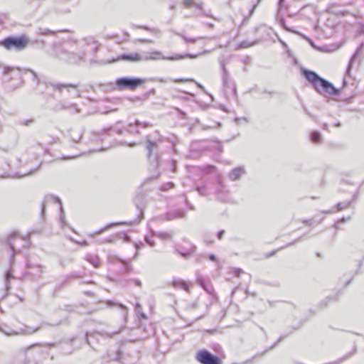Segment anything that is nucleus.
<instances>
[{
	"mask_svg": "<svg viewBox=\"0 0 364 364\" xmlns=\"http://www.w3.org/2000/svg\"><path fill=\"white\" fill-rule=\"evenodd\" d=\"M247 17L244 18L242 23H245V21H247Z\"/></svg>",
	"mask_w": 364,
	"mask_h": 364,
	"instance_id": "nucleus-32",
	"label": "nucleus"
},
{
	"mask_svg": "<svg viewBox=\"0 0 364 364\" xmlns=\"http://www.w3.org/2000/svg\"><path fill=\"white\" fill-rule=\"evenodd\" d=\"M195 6H196V8H200V5L198 4H196Z\"/></svg>",
	"mask_w": 364,
	"mask_h": 364,
	"instance_id": "nucleus-31",
	"label": "nucleus"
},
{
	"mask_svg": "<svg viewBox=\"0 0 364 364\" xmlns=\"http://www.w3.org/2000/svg\"><path fill=\"white\" fill-rule=\"evenodd\" d=\"M284 0H279V4H281Z\"/></svg>",
	"mask_w": 364,
	"mask_h": 364,
	"instance_id": "nucleus-33",
	"label": "nucleus"
},
{
	"mask_svg": "<svg viewBox=\"0 0 364 364\" xmlns=\"http://www.w3.org/2000/svg\"><path fill=\"white\" fill-rule=\"evenodd\" d=\"M124 223H122V222H117V223H109L108 225H107L104 228L101 229L100 231H98L97 232V234H100L102 233L104 230H107L109 228H111L112 227H114V226H117V225H124Z\"/></svg>",
	"mask_w": 364,
	"mask_h": 364,
	"instance_id": "nucleus-13",
	"label": "nucleus"
},
{
	"mask_svg": "<svg viewBox=\"0 0 364 364\" xmlns=\"http://www.w3.org/2000/svg\"><path fill=\"white\" fill-rule=\"evenodd\" d=\"M282 44H283L284 46H287V45H286V43H284V42H282Z\"/></svg>",
	"mask_w": 364,
	"mask_h": 364,
	"instance_id": "nucleus-37",
	"label": "nucleus"
},
{
	"mask_svg": "<svg viewBox=\"0 0 364 364\" xmlns=\"http://www.w3.org/2000/svg\"><path fill=\"white\" fill-rule=\"evenodd\" d=\"M210 53V50H204L201 53Z\"/></svg>",
	"mask_w": 364,
	"mask_h": 364,
	"instance_id": "nucleus-30",
	"label": "nucleus"
},
{
	"mask_svg": "<svg viewBox=\"0 0 364 364\" xmlns=\"http://www.w3.org/2000/svg\"><path fill=\"white\" fill-rule=\"evenodd\" d=\"M29 39L26 35L10 36L0 41V45L8 50L21 51L28 45Z\"/></svg>",
	"mask_w": 364,
	"mask_h": 364,
	"instance_id": "nucleus-3",
	"label": "nucleus"
},
{
	"mask_svg": "<svg viewBox=\"0 0 364 364\" xmlns=\"http://www.w3.org/2000/svg\"><path fill=\"white\" fill-rule=\"evenodd\" d=\"M304 38L306 39L311 44L314 43L313 41L310 38L304 37Z\"/></svg>",
	"mask_w": 364,
	"mask_h": 364,
	"instance_id": "nucleus-28",
	"label": "nucleus"
},
{
	"mask_svg": "<svg viewBox=\"0 0 364 364\" xmlns=\"http://www.w3.org/2000/svg\"><path fill=\"white\" fill-rule=\"evenodd\" d=\"M169 8L170 9H176V5L175 4H171L169 6Z\"/></svg>",
	"mask_w": 364,
	"mask_h": 364,
	"instance_id": "nucleus-29",
	"label": "nucleus"
},
{
	"mask_svg": "<svg viewBox=\"0 0 364 364\" xmlns=\"http://www.w3.org/2000/svg\"><path fill=\"white\" fill-rule=\"evenodd\" d=\"M156 146V144L154 142H149L148 145V149L151 151V149Z\"/></svg>",
	"mask_w": 364,
	"mask_h": 364,
	"instance_id": "nucleus-25",
	"label": "nucleus"
},
{
	"mask_svg": "<svg viewBox=\"0 0 364 364\" xmlns=\"http://www.w3.org/2000/svg\"><path fill=\"white\" fill-rule=\"evenodd\" d=\"M279 23L281 25V26L285 29L286 31H291L293 32V31L291 29H290L285 23V19L283 16L282 17H279L278 19H277Z\"/></svg>",
	"mask_w": 364,
	"mask_h": 364,
	"instance_id": "nucleus-16",
	"label": "nucleus"
},
{
	"mask_svg": "<svg viewBox=\"0 0 364 364\" xmlns=\"http://www.w3.org/2000/svg\"><path fill=\"white\" fill-rule=\"evenodd\" d=\"M119 58L122 60L135 62L140 61L143 60L141 55L137 53H124L122 54Z\"/></svg>",
	"mask_w": 364,
	"mask_h": 364,
	"instance_id": "nucleus-9",
	"label": "nucleus"
},
{
	"mask_svg": "<svg viewBox=\"0 0 364 364\" xmlns=\"http://www.w3.org/2000/svg\"><path fill=\"white\" fill-rule=\"evenodd\" d=\"M173 285L175 288L181 289L187 292H190L189 284L183 280L174 281Z\"/></svg>",
	"mask_w": 364,
	"mask_h": 364,
	"instance_id": "nucleus-10",
	"label": "nucleus"
},
{
	"mask_svg": "<svg viewBox=\"0 0 364 364\" xmlns=\"http://www.w3.org/2000/svg\"><path fill=\"white\" fill-rule=\"evenodd\" d=\"M139 28H142V29L146 30V31L154 32L155 33H158L159 31L158 29L151 28H150V27H149L147 26H139Z\"/></svg>",
	"mask_w": 364,
	"mask_h": 364,
	"instance_id": "nucleus-20",
	"label": "nucleus"
},
{
	"mask_svg": "<svg viewBox=\"0 0 364 364\" xmlns=\"http://www.w3.org/2000/svg\"><path fill=\"white\" fill-rule=\"evenodd\" d=\"M255 44V42H250L248 41H242L239 44L237 45V48H249Z\"/></svg>",
	"mask_w": 364,
	"mask_h": 364,
	"instance_id": "nucleus-12",
	"label": "nucleus"
},
{
	"mask_svg": "<svg viewBox=\"0 0 364 364\" xmlns=\"http://www.w3.org/2000/svg\"><path fill=\"white\" fill-rule=\"evenodd\" d=\"M26 73H29L31 75L32 80L33 81H35L37 84H40L41 83L40 79H39L37 73L34 70H31V69H27L26 70Z\"/></svg>",
	"mask_w": 364,
	"mask_h": 364,
	"instance_id": "nucleus-15",
	"label": "nucleus"
},
{
	"mask_svg": "<svg viewBox=\"0 0 364 364\" xmlns=\"http://www.w3.org/2000/svg\"><path fill=\"white\" fill-rule=\"evenodd\" d=\"M186 43H194L197 41V38H189L183 34H178ZM201 38L200 37L198 38V39Z\"/></svg>",
	"mask_w": 364,
	"mask_h": 364,
	"instance_id": "nucleus-18",
	"label": "nucleus"
},
{
	"mask_svg": "<svg viewBox=\"0 0 364 364\" xmlns=\"http://www.w3.org/2000/svg\"><path fill=\"white\" fill-rule=\"evenodd\" d=\"M59 31H53V30H50L48 28H39L38 29L37 33H38V34L41 35V36H53Z\"/></svg>",
	"mask_w": 364,
	"mask_h": 364,
	"instance_id": "nucleus-11",
	"label": "nucleus"
},
{
	"mask_svg": "<svg viewBox=\"0 0 364 364\" xmlns=\"http://www.w3.org/2000/svg\"><path fill=\"white\" fill-rule=\"evenodd\" d=\"M160 82H166V80H164L162 79L160 80Z\"/></svg>",
	"mask_w": 364,
	"mask_h": 364,
	"instance_id": "nucleus-35",
	"label": "nucleus"
},
{
	"mask_svg": "<svg viewBox=\"0 0 364 364\" xmlns=\"http://www.w3.org/2000/svg\"><path fill=\"white\" fill-rule=\"evenodd\" d=\"M1 67H2V66H1V65L0 64V68H1Z\"/></svg>",
	"mask_w": 364,
	"mask_h": 364,
	"instance_id": "nucleus-38",
	"label": "nucleus"
},
{
	"mask_svg": "<svg viewBox=\"0 0 364 364\" xmlns=\"http://www.w3.org/2000/svg\"><path fill=\"white\" fill-rule=\"evenodd\" d=\"M201 53L198 54H191V53H186V54H176L175 55L166 57L164 56L160 51L154 50L148 53L147 55L143 58L144 60H177L180 59H183L185 58H196L199 56Z\"/></svg>",
	"mask_w": 364,
	"mask_h": 364,
	"instance_id": "nucleus-4",
	"label": "nucleus"
},
{
	"mask_svg": "<svg viewBox=\"0 0 364 364\" xmlns=\"http://www.w3.org/2000/svg\"><path fill=\"white\" fill-rule=\"evenodd\" d=\"M364 50V43H360L356 48L355 53L351 56L348 67L346 68V76L343 79V85L341 88L336 87L332 82L320 76L316 72L304 68L301 70L303 77L311 85L316 91H341V90H353L355 89L356 85L355 80L350 76L353 63L362 54Z\"/></svg>",
	"mask_w": 364,
	"mask_h": 364,
	"instance_id": "nucleus-1",
	"label": "nucleus"
},
{
	"mask_svg": "<svg viewBox=\"0 0 364 364\" xmlns=\"http://www.w3.org/2000/svg\"><path fill=\"white\" fill-rule=\"evenodd\" d=\"M183 4L186 8H189L193 5V0H183Z\"/></svg>",
	"mask_w": 364,
	"mask_h": 364,
	"instance_id": "nucleus-21",
	"label": "nucleus"
},
{
	"mask_svg": "<svg viewBox=\"0 0 364 364\" xmlns=\"http://www.w3.org/2000/svg\"><path fill=\"white\" fill-rule=\"evenodd\" d=\"M209 259L213 262L216 261V257L214 255H210L209 256Z\"/></svg>",
	"mask_w": 364,
	"mask_h": 364,
	"instance_id": "nucleus-26",
	"label": "nucleus"
},
{
	"mask_svg": "<svg viewBox=\"0 0 364 364\" xmlns=\"http://www.w3.org/2000/svg\"><path fill=\"white\" fill-rule=\"evenodd\" d=\"M196 358L200 364H220L221 360L218 356L213 355L207 350H199Z\"/></svg>",
	"mask_w": 364,
	"mask_h": 364,
	"instance_id": "nucleus-6",
	"label": "nucleus"
},
{
	"mask_svg": "<svg viewBox=\"0 0 364 364\" xmlns=\"http://www.w3.org/2000/svg\"><path fill=\"white\" fill-rule=\"evenodd\" d=\"M220 67L223 71V85L224 91H237L235 81L230 77L224 60L220 61Z\"/></svg>",
	"mask_w": 364,
	"mask_h": 364,
	"instance_id": "nucleus-7",
	"label": "nucleus"
},
{
	"mask_svg": "<svg viewBox=\"0 0 364 364\" xmlns=\"http://www.w3.org/2000/svg\"><path fill=\"white\" fill-rule=\"evenodd\" d=\"M173 82H183V81H190V82H195L197 85V87L199 88V89H201L203 90V91L204 90V87L202 85H200V83H198L195 81H193V80H189V79H187V80H183V79H175V80H173Z\"/></svg>",
	"mask_w": 364,
	"mask_h": 364,
	"instance_id": "nucleus-17",
	"label": "nucleus"
},
{
	"mask_svg": "<svg viewBox=\"0 0 364 364\" xmlns=\"http://www.w3.org/2000/svg\"><path fill=\"white\" fill-rule=\"evenodd\" d=\"M78 87V83H49L46 85V89H53L59 91H61L63 89H77Z\"/></svg>",
	"mask_w": 364,
	"mask_h": 364,
	"instance_id": "nucleus-8",
	"label": "nucleus"
},
{
	"mask_svg": "<svg viewBox=\"0 0 364 364\" xmlns=\"http://www.w3.org/2000/svg\"><path fill=\"white\" fill-rule=\"evenodd\" d=\"M3 68V74L4 75H9L14 70V68L11 66H4Z\"/></svg>",
	"mask_w": 364,
	"mask_h": 364,
	"instance_id": "nucleus-19",
	"label": "nucleus"
},
{
	"mask_svg": "<svg viewBox=\"0 0 364 364\" xmlns=\"http://www.w3.org/2000/svg\"><path fill=\"white\" fill-rule=\"evenodd\" d=\"M256 7H257V4H254L252 5V9H250V16H252V15L253 14V13H254V11H255V9H256Z\"/></svg>",
	"mask_w": 364,
	"mask_h": 364,
	"instance_id": "nucleus-24",
	"label": "nucleus"
},
{
	"mask_svg": "<svg viewBox=\"0 0 364 364\" xmlns=\"http://www.w3.org/2000/svg\"><path fill=\"white\" fill-rule=\"evenodd\" d=\"M137 41L140 43H152L153 41L151 40L145 39V38H139L137 40Z\"/></svg>",
	"mask_w": 364,
	"mask_h": 364,
	"instance_id": "nucleus-23",
	"label": "nucleus"
},
{
	"mask_svg": "<svg viewBox=\"0 0 364 364\" xmlns=\"http://www.w3.org/2000/svg\"><path fill=\"white\" fill-rule=\"evenodd\" d=\"M311 141L318 144L321 141L320 134L317 132H314L311 135Z\"/></svg>",
	"mask_w": 364,
	"mask_h": 364,
	"instance_id": "nucleus-14",
	"label": "nucleus"
},
{
	"mask_svg": "<svg viewBox=\"0 0 364 364\" xmlns=\"http://www.w3.org/2000/svg\"><path fill=\"white\" fill-rule=\"evenodd\" d=\"M348 206L347 203H338L336 207V211L342 210Z\"/></svg>",
	"mask_w": 364,
	"mask_h": 364,
	"instance_id": "nucleus-22",
	"label": "nucleus"
},
{
	"mask_svg": "<svg viewBox=\"0 0 364 364\" xmlns=\"http://www.w3.org/2000/svg\"><path fill=\"white\" fill-rule=\"evenodd\" d=\"M71 159L70 157H65L63 158V159Z\"/></svg>",
	"mask_w": 364,
	"mask_h": 364,
	"instance_id": "nucleus-34",
	"label": "nucleus"
},
{
	"mask_svg": "<svg viewBox=\"0 0 364 364\" xmlns=\"http://www.w3.org/2000/svg\"><path fill=\"white\" fill-rule=\"evenodd\" d=\"M353 2V0H347V1L344 4V5H350Z\"/></svg>",
	"mask_w": 364,
	"mask_h": 364,
	"instance_id": "nucleus-27",
	"label": "nucleus"
},
{
	"mask_svg": "<svg viewBox=\"0 0 364 364\" xmlns=\"http://www.w3.org/2000/svg\"><path fill=\"white\" fill-rule=\"evenodd\" d=\"M146 82L145 79L136 77H123L117 78L115 83L112 82H101L90 84L89 88H85V91H96L97 90H101L102 91H110L116 88L120 90H136L141 87Z\"/></svg>",
	"mask_w": 364,
	"mask_h": 364,
	"instance_id": "nucleus-2",
	"label": "nucleus"
},
{
	"mask_svg": "<svg viewBox=\"0 0 364 364\" xmlns=\"http://www.w3.org/2000/svg\"><path fill=\"white\" fill-rule=\"evenodd\" d=\"M55 55L60 59L69 63H76L82 58L73 52L69 51L66 45L55 44L53 46Z\"/></svg>",
	"mask_w": 364,
	"mask_h": 364,
	"instance_id": "nucleus-5",
	"label": "nucleus"
},
{
	"mask_svg": "<svg viewBox=\"0 0 364 364\" xmlns=\"http://www.w3.org/2000/svg\"><path fill=\"white\" fill-rule=\"evenodd\" d=\"M149 91L154 92V91H155V90L154 89H151Z\"/></svg>",
	"mask_w": 364,
	"mask_h": 364,
	"instance_id": "nucleus-36",
	"label": "nucleus"
}]
</instances>
